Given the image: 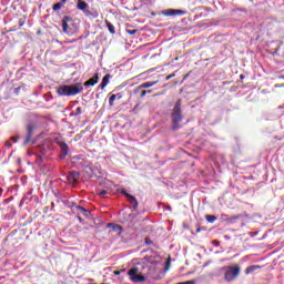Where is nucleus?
<instances>
[{
  "label": "nucleus",
  "instance_id": "13",
  "mask_svg": "<svg viewBox=\"0 0 284 284\" xmlns=\"http://www.w3.org/2000/svg\"><path fill=\"white\" fill-rule=\"evenodd\" d=\"M256 270H261V265H251L245 268V274H254Z\"/></svg>",
  "mask_w": 284,
  "mask_h": 284
},
{
  "label": "nucleus",
  "instance_id": "10",
  "mask_svg": "<svg viewBox=\"0 0 284 284\" xmlns=\"http://www.w3.org/2000/svg\"><path fill=\"white\" fill-rule=\"evenodd\" d=\"M126 199L129 203H131V205L133 206V210H136L139 207V201H136V197H134V195L126 194Z\"/></svg>",
  "mask_w": 284,
  "mask_h": 284
},
{
  "label": "nucleus",
  "instance_id": "18",
  "mask_svg": "<svg viewBox=\"0 0 284 284\" xmlns=\"http://www.w3.org/2000/svg\"><path fill=\"white\" fill-rule=\"evenodd\" d=\"M239 219H241V215H235L233 217H229L226 219L227 223H236V221H239Z\"/></svg>",
  "mask_w": 284,
  "mask_h": 284
},
{
  "label": "nucleus",
  "instance_id": "30",
  "mask_svg": "<svg viewBox=\"0 0 284 284\" xmlns=\"http://www.w3.org/2000/svg\"><path fill=\"white\" fill-rule=\"evenodd\" d=\"M6 145H7V148H12V142L11 141H7Z\"/></svg>",
  "mask_w": 284,
  "mask_h": 284
},
{
  "label": "nucleus",
  "instance_id": "38",
  "mask_svg": "<svg viewBox=\"0 0 284 284\" xmlns=\"http://www.w3.org/2000/svg\"><path fill=\"white\" fill-rule=\"evenodd\" d=\"M79 221H81V217H79Z\"/></svg>",
  "mask_w": 284,
  "mask_h": 284
},
{
  "label": "nucleus",
  "instance_id": "3",
  "mask_svg": "<svg viewBox=\"0 0 284 284\" xmlns=\"http://www.w3.org/2000/svg\"><path fill=\"white\" fill-rule=\"evenodd\" d=\"M181 104L182 101L178 100L173 106L171 113V121H172V130H179L181 128L180 123L183 121V114L181 113Z\"/></svg>",
  "mask_w": 284,
  "mask_h": 284
},
{
  "label": "nucleus",
  "instance_id": "26",
  "mask_svg": "<svg viewBox=\"0 0 284 284\" xmlns=\"http://www.w3.org/2000/svg\"><path fill=\"white\" fill-rule=\"evenodd\" d=\"M120 194H123L128 199V194H130V193H126L125 189H122V190H120Z\"/></svg>",
  "mask_w": 284,
  "mask_h": 284
},
{
  "label": "nucleus",
  "instance_id": "36",
  "mask_svg": "<svg viewBox=\"0 0 284 284\" xmlns=\"http://www.w3.org/2000/svg\"><path fill=\"white\" fill-rule=\"evenodd\" d=\"M197 232H201V229H197Z\"/></svg>",
  "mask_w": 284,
  "mask_h": 284
},
{
  "label": "nucleus",
  "instance_id": "15",
  "mask_svg": "<svg viewBox=\"0 0 284 284\" xmlns=\"http://www.w3.org/2000/svg\"><path fill=\"white\" fill-rule=\"evenodd\" d=\"M78 214H82L83 216H90V211L85 210L83 206H77Z\"/></svg>",
  "mask_w": 284,
  "mask_h": 284
},
{
  "label": "nucleus",
  "instance_id": "21",
  "mask_svg": "<svg viewBox=\"0 0 284 284\" xmlns=\"http://www.w3.org/2000/svg\"><path fill=\"white\" fill-rule=\"evenodd\" d=\"M61 8H63V4H62V3H60V2H58V3L53 4V7H52V9H53L54 11H57V10H61Z\"/></svg>",
  "mask_w": 284,
  "mask_h": 284
},
{
  "label": "nucleus",
  "instance_id": "31",
  "mask_svg": "<svg viewBox=\"0 0 284 284\" xmlns=\"http://www.w3.org/2000/svg\"><path fill=\"white\" fill-rule=\"evenodd\" d=\"M113 230L119 231V230H122V229H121V225H114Z\"/></svg>",
  "mask_w": 284,
  "mask_h": 284
},
{
  "label": "nucleus",
  "instance_id": "32",
  "mask_svg": "<svg viewBox=\"0 0 284 284\" xmlns=\"http://www.w3.org/2000/svg\"><path fill=\"white\" fill-rule=\"evenodd\" d=\"M60 3H61L62 6H65V3H68V0H61Z\"/></svg>",
  "mask_w": 284,
  "mask_h": 284
},
{
  "label": "nucleus",
  "instance_id": "5",
  "mask_svg": "<svg viewBox=\"0 0 284 284\" xmlns=\"http://www.w3.org/2000/svg\"><path fill=\"white\" fill-rule=\"evenodd\" d=\"M73 26L74 21L72 20V17L64 16L62 19V32H64V34H74V29H72Z\"/></svg>",
  "mask_w": 284,
  "mask_h": 284
},
{
  "label": "nucleus",
  "instance_id": "1",
  "mask_svg": "<svg viewBox=\"0 0 284 284\" xmlns=\"http://www.w3.org/2000/svg\"><path fill=\"white\" fill-rule=\"evenodd\" d=\"M99 83V73H95L91 79L83 83L77 82L74 84H63L57 89L59 97H77L83 92V85L90 88V85H97Z\"/></svg>",
  "mask_w": 284,
  "mask_h": 284
},
{
  "label": "nucleus",
  "instance_id": "14",
  "mask_svg": "<svg viewBox=\"0 0 284 284\" xmlns=\"http://www.w3.org/2000/svg\"><path fill=\"white\" fill-rule=\"evenodd\" d=\"M158 81H152V82H143L139 88L140 90L152 88L156 85Z\"/></svg>",
  "mask_w": 284,
  "mask_h": 284
},
{
  "label": "nucleus",
  "instance_id": "16",
  "mask_svg": "<svg viewBox=\"0 0 284 284\" xmlns=\"http://www.w3.org/2000/svg\"><path fill=\"white\" fill-rule=\"evenodd\" d=\"M106 28L111 34H116V30L114 29V24L110 21L105 20Z\"/></svg>",
  "mask_w": 284,
  "mask_h": 284
},
{
  "label": "nucleus",
  "instance_id": "27",
  "mask_svg": "<svg viewBox=\"0 0 284 284\" xmlns=\"http://www.w3.org/2000/svg\"><path fill=\"white\" fill-rule=\"evenodd\" d=\"M123 272H125V270L114 271L113 274H114L115 276H119V274H123Z\"/></svg>",
  "mask_w": 284,
  "mask_h": 284
},
{
  "label": "nucleus",
  "instance_id": "35",
  "mask_svg": "<svg viewBox=\"0 0 284 284\" xmlns=\"http://www.w3.org/2000/svg\"><path fill=\"white\" fill-rule=\"evenodd\" d=\"M166 79H172V75H169Z\"/></svg>",
  "mask_w": 284,
  "mask_h": 284
},
{
  "label": "nucleus",
  "instance_id": "17",
  "mask_svg": "<svg viewBox=\"0 0 284 284\" xmlns=\"http://www.w3.org/2000/svg\"><path fill=\"white\" fill-rule=\"evenodd\" d=\"M83 111L81 109V106H78L74 111H72L71 115L72 116H79V114H81Z\"/></svg>",
  "mask_w": 284,
  "mask_h": 284
},
{
  "label": "nucleus",
  "instance_id": "22",
  "mask_svg": "<svg viewBox=\"0 0 284 284\" xmlns=\"http://www.w3.org/2000/svg\"><path fill=\"white\" fill-rule=\"evenodd\" d=\"M145 94H152V90H143L140 94L141 98L145 97Z\"/></svg>",
  "mask_w": 284,
  "mask_h": 284
},
{
  "label": "nucleus",
  "instance_id": "4",
  "mask_svg": "<svg viewBox=\"0 0 284 284\" xmlns=\"http://www.w3.org/2000/svg\"><path fill=\"white\" fill-rule=\"evenodd\" d=\"M241 274V266L239 265H231L226 268L224 273V278L229 283L236 280V277Z\"/></svg>",
  "mask_w": 284,
  "mask_h": 284
},
{
  "label": "nucleus",
  "instance_id": "8",
  "mask_svg": "<svg viewBox=\"0 0 284 284\" xmlns=\"http://www.w3.org/2000/svg\"><path fill=\"white\" fill-rule=\"evenodd\" d=\"M60 150H61V156L62 159H65L68 156V153L70 152V148L65 142H60L59 143Z\"/></svg>",
  "mask_w": 284,
  "mask_h": 284
},
{
  "label": "nucleus",
  "instance_id": "28",
  "mask_svg": "<svg viewBox=\"0 0 284 284\" xmlns=\"http://www.w3.org/2000/svg\"><path fill=\"white\" fill-rule=\"evenodd\" d=\"M176 284H194V281L180 282V283H176Z\"/></svg>",
  "mask_w": 284,
  "mask_h": 284
},
{
  "label": "nucleus",
  "instance_id": "37",
  "mask_svg": "<svg viewBox=\"0 0 284 284\" xmlns=\"http://www.w3.org/2000/svg\"><path fill=\"white\" fill-rule=\"evenodd\" d=\"M222 216H224L226 219L227 215H222Z\"/></svg>",
  "mask_w": 284,
  "mask_h": 284
},
{
  "label": "nucleus",
  "instance_id": "11",
  "mask_svg": "<svg viewBox=\"0 0 284 284\" xmlns=\"http://www.w3.org/2000/svg\"><path fill=\"white\" fill-rule=\"evenodd\" d=\"M84 14L85 17H89V19L99 18V11H97V9H92V10L88 9Z\"/></svg>",
  "mask_w": 284,
  "mask_h": 284
},
{
  "label": "nucleus",
  "instance_id": "12",
  "mask_svg": "<svg viewBox=\"0 0 284 284\" xmlns=\"http://www.w3.org/2000/svg\"><path fill=\"white\" fill-rule=\"evenodd\" d=\"M110 79H112L111 74H106L103 77L102 82L100 83V89L103 90L108 87V83H110Z\"/></svg>",
  "mask_w": 284,
  "mask_h": 284
},
{
  "label": "nucleus",
  "instance_id": "9",
  "mask_svg": "<svg viewBox=\"0 0 284 284\" xmlns=\"http://www.w3.org/2000/svg\"><path fill=\"white\" fill-rule=\"evenodd\" d=\"M77 8L78 10H81L84 14L89 10L90 6H88V2L83 0H78Z\"/></svg>",
  "mask_w": 284,
  "mask_h": 284
},
{
  "label": "nucleus",
  "instance_id": "24",
  "mask_svg": "<svg viewBox=\"0 0 284 284\" xmlns=\"http://www.w3.org/2000/svg\"><path fill=\"white\" fill-rule=\"evenodd\" d=\"M105 194H108V191L105 190L99 192V196H101L102 199L105 197Z\"/></svg>",
  "mask_w": 284,
  "mask_h": 284
},
{
  "label": "nucleus",
  "instance_id": "34",
  "mask_svg": "<svg viewBox=\"0 0 284 284\" xmlns=\"http://www.w3.org/2000/svg\"><path fill=\"white\" fill-rule=\"evenodd\" d=\"M240 79H244V75H243V74H241V75H240Z\"/></svg>",
  "mask_w": 284,
  "mask_h": 284
},
{
  "label": "nucleus",
  "instance_id": "7",
  "mask_svg": "<svg viewBox=\"0 0 284 284\" xmlns=\"http://www.w3.org/2000/svg\"><path fill=\"white\" fill-rule=\"evenodd\" d=\"M163 14H165V17H175L176 14L183 16V14H185V11L180 10V9H169V10L164 11Z\"/></svg>",
  "mask_w": 284,
  "mask_h": 284
},
{
  "label": "nucleus",
  "instance_id": "20",
  "mask_svg": "<svg viewBox=\"0 0 284 284\" xmlns=\"http://www.w3.org/2000/svg\"><path fill=\"white\" fill-rule=\"evenodd\" d=\"M114 101H116V94H112L109 99V105H114Z\"/></svg>",
  "mask_w": 284,
  "mask_h": 284
},
{
  "label": "nucleus",
  "instance_id": "19",
  "mask_svg": "<svg viewBox=\"0 0 284 284\" xmlns=\"http://www.w3.org/2000/svg\"><path fill=\"white\" fill-rule=\"evenodd\" d=\"M205 219L207 223H214V221H216V216L214 215H206Z\"/></svg>",
  "mask_w": 284,
  "mask_h": 284
},
{
  "label": "nucleus",
  "instance_id": "6",
  "mask_svg": "<svg viewBox=\"0 0 284 284\" xmlns=\"http://www.w3.org/2000/svg\"><path fill=\"white\" fill-rule=\"evenodd\" d=\"M34 133V124L29 123L27 125V136L26 140L23 142V145H28V143H30V141H32V134Z\"/></svg>",
  "mask_w": 284,
  "mask_h": 284
},
{
  "label": "nucleus",
  "instance_id": "29",
  "mask_svg": "<svg viewBox=\"0 0 284 284\" xmlns=\"http://www.w3.org/2000/svg\"><path fill=\"white\" fill-rule=\"evenodd\" d=\"M11 141H12L13 143H17V142L19 141V138L12 136V138H11Z\"/></svg>",
  "mask_w": 284,
  "mask_h": 284
},
{
  "label": "nucleus",
  "instance_id": "2",
  "mask_svg": "<svg viewBox=\"0 0 284 284\" xmlns=\"http://www.w3.org/2000/svg\"><path fill=\"white\" fill-rule=\"evenodd\" d=\"M131 283H145L150 276V266L148 264H136L126 272Z\"/></svg>",
  "mask_w": 284,
  "mask_h": 284
},
{
  "label": "nucleus",
  "instance_id": "23",
  "mask_svg": "<svg viewBox=\"0 0 284 284\" xmlns=\"http://www.w3.org/2000/svg\"><path fill=\"white\" fill-rule=\"evenodd\" d=\"M71 176H73V181H77L79 179V172H72Z\"/></svg>",
  "mask_w": 284,
  "mask_h": 284
},
{
  "label": "nucleus",
  "instance_id": "33",
  "mask_svg": "<svg viewBox=\"0 0 284 284\" xmlns=\"http://www.w3.org/2000/svg\"><path fill=\"white\" fill-rule=\"evenodd\" d=\"M145 243H146V245H150V244H152V241L145 240Z\"/></svg>",
  "mask_w": 284,
  "mask_h": 284
},
{
  "label": "nucleus",
  "instance_id": "25",
  "mask_svg": "<svg viewBox=\"0 0 284 284\" xmlns=\"http://www.w3.org/2000/svg\"><path fill=\"white\" fill-rule=\"evenodd\" d=\"M126 32L128 34H131V36L136 34V29H133V30L128 29Z\"/></svg>",
  "mask_w": 284,
  "mask_h": 284
}]
</instances>
